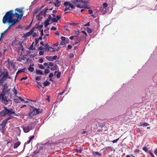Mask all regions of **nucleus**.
<instances>
[{
	"mask_svg": "<svg viewBox=\"0 0 157 157\" xmlns=\"http://www.w3.org/2000/svg\"><path fill=\"white\" fill-rule=\"evenodd\" d=\"M15 10L16 11L15 13H13V11L11 10L6 13L2 19L3 24L11 23L12 25H15L19 20L21 19L23 15L22 10L19 8L16 9Z\"/></svg>",
	"mask_w": 157,
	"mask_h": 157,
	"instance_id": "obj_1",
	"label": "nucleus"
},
{
	"mask_svg": "<svg viewBox=\"0 0 157 157\" xmlns=\"http://www.w3.org/2000/svg\"><path fill=\"white\" fill-rule=\"evenodd\" d=\"M2 90L1 94H0V99H1L2 102L5 104H7L8 101L5 95L9 94L10 90V89L9 88L8 86L7 83H5L2 86Z\"/></svg>",
	"mask_w": 157,
	"mask_h": 157,
	"instance_id": "obj_2",
	"label": "nucleus"
},
{
	"mask_svg": "<svg viewBox=\"0 0 157 157\" xmlns=\"http://www.w3.org/2000/svg\"><path fill=\"white\" fill-rule=\"evenodd\" d=\"M12 114H13L15 116H18V115L15 113L14 111H13L12 109H8L6 107H5L4 109L0 112V115L2 116H4L6 114H8L9 117L13 116H12Z\"/></svg>",
	"mask_w": 157,
	"mask_h": 157,
	"instance_id": "obj_3",
	"label": "nucleus"
},
{
	"mask_svg": "<svg viewBox=\"0 0 157 157\" xmlns=\"http://www.w3.org/2000/svg\"><path fill=\"white\" fill-rule=\"evenodd\" d=\"M30 108V112L29 114L28 117L30 119L33 118L34 116L36 115L41 112V110L39 109H37L32 106H31Z\"/></svg>",
	"mask_w": 157,
	"mask_h": 157,
	"instance_id": "obj_4",
	"label": "nucleus"
},
{
	"mask_svg": "<svg viewBox=\"0 0 157 157\" xmlns=\"http://www.w3.org/2000/svg\"><path fill=\"white\" fill-rule=\"evenodd\" d=\"M7 78L9 79L12 78L11 76H9L7 71L4 72L3 73L0 75V86L3 85L4 81Z\"/></svg>",
	"mask_w": 157,
	"mask_h": 157,
	"instance_id": "obj_5",
	"label": "nucleus"
},
{
	"mask_svg": "<svg viewBox=\"0 0 157 157\" xmlns=\"http://www.w3.org/2000/svg\"><path fill=\"white\" fill-rule=\"evenodd\" d=\"M13 118V116L9 117L8 118L3 121L2 123L0 124V130L1 131L2 133H4V128L6 125L7 121Z\"/></svg>",
	"mask_w": 157,
	"mask_h": 157,
	"instance_id": "obj_6",
	"label": "nucleus"
},
{
	"mask_svg": "<svg viewBox=\"0 0 157 157\" xmlns=\"http://www.w3.org/2000/svg\"><path fill=\"white\" fill-rule=\"evenodd\" d=\"M65 6V8L64 9V11H66L67 10H72L75 8V6L71 4L69 2H66L63 4Z\"/></svg>",
	"mask_w": 157,
	"mask_h": 157,
	"instance_id": "obj_7",
	"label": "nucleus"
},
{
	"mask_svg": "<svg viewBox=\"0 0 157 157\" xmlns=\"http://www.w3.org/2000/svg\"><path fill=\"white\" fill-rule=\"evenodd\" d=\"M25 133H28L32 129L31 125L29 124H25L21 127Z\"/></svg>",
	"mask_w": 157,
	"mask_h": 157,
	"instance_id": "obj_8",
	"label": "nucleus"
},
{
	"mask_svg": "<svg viewBox=\"0 0 157 157\" xmlns=\"http://www.w3.org/2000/svg\"><path fill=\"white\" fill-rule=\"evenodd\" d=\"M48 10V7H45L44 9L40 11V13L37 16V17H40L42 16H43L45 17L46 15V12L47 10Z\"/></svg>",
	"mask_w": 157,
	"mask_h": 157,
	"instance_id": "obj_9",
	"label": "nucleus"
},
{
	"mask_svg": "<svg viewBox=\"0 0 157 157\" xmlns=\"http://www.w3.org/2000/svg\"><path fill=\"white\" fill-rule=\"evenodd\" d=\"M81 2L84 3L86 4L88 3V1H85L84 0H75V1H74L72 2L73 4L75 5L76 2Z\"/></svg>",
	"mask_w": 157,
	"mask_h": 157,
	"instance_id": "obj_10",
	"label": "nucleus"
},
{
	"mask_svg": "<svg viewBox=\"0 0 157 157\" xmlns=\"http://www.w3.org/2000/svg\"><path fill=\"white\" fill-rule=\"evenodd\" d=\"M44 49L45 50V51L46 52L50 51L51 52H54V49L52 47L49 46V47L48 48H44Z\"/></svg>",
	"mask_w": 157,
	"mask_h": 157,
	"instance_id": "obj_11",
	"label": "nucleus"
},
{
	"mask_svg": "<svg viewBox=\"0 0 157 157\" xmlns=\"http://www.w3.org/2000/svg\"><path fill=\"white\" fill-rule=\"evenodd\" d=\"M21 144V142L19 141L15 143L13 146L14 148H17Z\"/></svg>",
	"mask_w": 157,
	"mask_h": 157,
	"instance_id": "obj_12",
	"label": "nucleus"
},
{
	"mask_svg": "<svg viewBox=\"0 0 157 157\" xmlns=\"http://www.w3.org/2000/svg\"><path fill=\"white\" fill-rule=\"evenodd\" d=\"M25 56H22L21 57H20L19 58L17 59V61L21 62L22 60H25Z\"/></svg>",
	"mask_w": 157,
	"mask_h": 157,
	"instance_id": "obj_13",
	"label": "nucleus"
},
{
	"mask_svg": "<svg viewBox=\"0 0 157 157\" xmlns=\"http://www.w3.org/2000/svg\"><path fill=\"white\" fill-rule=\"evenodd\" d=\"M50 21L49 19H47L46 20L44 21V27H46L47 26H48L49 24V23L50 22Z\"/></svg>",
	"mask_w": 157,
	"mask_h": 157,
	"instance_id": "obj_14",
	"label": "nucleus"
},
{
	"mask_svg": "<svg viewBox=\"0 0 157 157\" xmlns=\"http://www.w3.org/2000/svg\"><path fill=\"white\" fill-rule=\"evenodd\" d=\"M60 2L58 0H57L56 2L54 4L55 6L58 7L60 5Z\"/></svg>",
	"mask_w": 157,
	"mask_h": 157,
	"instance_id": "obj_15",
	"label": "nucleus"
},
{
	"mask_svg": "<svg viewBox=\"0 0 157 157\" xmlns=\"http://www.w3.org/2000/svg\"><path fill=\"white\" fill-rule=\"evenodd\" d=\"M140 126H143L144 125L145 126H147L149 125V124L148 123H147L146 122H141L140 123Z\"/></svg>",
	"mask_w": 157,
	"mask_h": 157,
	"instance_id": "obj_16",
	"label": "nucleus"
},
{
	"mask_svg": "<svg viewBox=\"0 0 157 157\" xmlns=\"http://www.w3.org/2000/svg\"><path fill=\"white\" fill-rule=\"evenodd\" d=\"M50 84V82L48 81L47 80H46L44 83L43 84L44 85V86L43 87H44V86H47Z\"/></svg>",
	"mask_w": 157,
	"mask_h": 157,
	"instance_id": "obj_17",
	"label": "nucleus"
},
{
	"mask_svg": "<svg viewBox=\"0 0 157 157\" xmlns=\"http://www.w3.org/2000/svg\"><path fill=\"white\" fill-rule=\"evenodd\" d=\"M36 74L37 75H43L44 74V73H43L42 71L40 70H36Z\"/></svg>",
	"mask_w": 157,
	"mask_h": 157,
	"instance_id": "obj_18",
	"label": "nucleus"
},
{
	"mask_svg": "<svg viewBox=\"0 0 157 157\" xmlns=\"http://www.w3.org/2000/svg\"><path fill=\"white\" fill-rule=\"evenodd\" d=\"M75 38H74V39L76 40L77 41H78V42H80V41L81 40V38H79V37H77L76 36H75Z\"/></svg>",
	"mask_w": 157,
	"mask_h": 157,
	"instance_id": "obj_19",
	"label": "nucleus"
},
{
	"mask_svg": "<svg viewBox=\"0 0 157 157\" xmlns=\"http://www.w3.org/2000/svg\"><path fill=\"white\" fill-rule=\"evenodd\" d=\"M8 31V29H6V30L4 32H3L2 34H1V36H0V38H2L4 35Z\"/></svg>",
	"mask_w": 157,
	"mask_h": 157,
	"instance_id": "obj_20",
	"label": "nucleus"
},
{
	"mask_svg": "<svg viewBox=\"0 0 157 157\" xmlns=\"http://www.w3.org/2000/svg\"><path fill=\"white\" fill-rule=\"evenodd\" d=\"M13 91L14 93V94H15V96H16L17 93V91L15 89V87H14L13 88Z\"/></svg>",
	"mask_w": 157,
	"mask_h": 157,
	"instance_id": "obj_21",
	"label": "nucleus"
},
{
	"mask_svg": "<svg viewBox=\"0 0 157 157\" xmlns=\"http://www.w3.org/2000/svg\"><path fill=\"white\" fill-rule=\"evenodd\" d=\"M34 137V135H33V136H30L29 137V140L28 141L27 143L29 144L31 141L32 140Z\"/></svg>",
	"mask_w": 157,
	"mask_h": 157,
	"instance_id": "obj_22",
	"label": "nucleus"
},
{
	"mask_svg": "<svg viewBox=\"0 0 157 157\" xmlns=\"http://www.w3.org/2000/svg\"><path fill=\"white\" fill-rule=\"evenodd\" d=\"M50 70L48 69H45L44 70V73L45 75L50 72Z\"/></svg>",
	"mask_w": 157,
	"mask_h": 157,
	"instance_id": "obj_23",
	"label": "nucleus"
},
{
	"mask_svg": "<svg viewBox=\"0 0 157 157\" xmlns=\"http://www.w3.org/2000/svg\"><path fill=\"white\" fill-rule=\"evenodd\" d=\"M38 67L39 68L41 69H44V66L42 64H38Z\"/></svg>",
	"mask_w": 157,
	"mask_h": 157,
	"instance_id": "obj_24",
	"label": "nucleus"
},
{
	"mask_svg": "<svg viewBox=\"0 0 157 157\" xmlns=\"http://www.w3.org/2000/svg\"><path fill=\"white\" fill-rule=\"evenodd\" d=\"M17 97L18 98V99L21 100V101H23L25 103L28 102V101H25V100L21 97Z\"/></svg>",
	"mask_w": 157,
	"mask_h": 157,
	"instance_id": "obj_25",
	"label": "nucleus"
},
{
	"mask_svg": "<svg viewBox=\"0 0 157 157\" xmlns=\"http://www.w3.org/2000/svg\"><path fill=\"white\" fill-rule=\"evenodd\" d=\"M28 69L29 71L33 72L34 70V68L33 67H29Z\"/></svg>",
	"mask_w": 157,
	"mask_h": 157,
	"instance_id": "obj_26",
	"label": "nucleus"
},
{
	"mask_svg": "<svg viewBox=\"0 0 157 157\" xmlns=\"http://www.w3.org/2000/svg\"><path fill=\"white\" fill-rule=\"evenodd\" d=\"M45 58L47 59L49 61L52 60V56H47Z\"/></svg>",
	"mask_w": 157,
	"mask_h": 157,
	"instance_id": "obj_27",
	"label": "nucleus"
},
{
	"mask_svg": "<svg viewBox=\"0 0 157 157\" xmlns=\"http://www.w3.org/2000/svg\"><path fill=\"white\" fill-rule=\"evenodd\" d=\"M52 22L57 23L58 21L55 18H53L52 19Z\"/></svg>",
	"mask_w": 157,
	"mask_h": 157,
	"instance_id": "obj_28",
	"label": "nucleus"
},
{
	"mask_svg": "<svg viewBox=\"0 0 157 157\" xmlns=\"http://www.w3.org/2000/svg\"><path fill=\"white\" fill-rule=\"evenodd\" d=\"M93 155H94L96 156V155H101V154H100L98 152H92Z\"/></svg>",
	"mask_w": 157,
	"mask_h": 157,
	"instance_id": "obj_29",
	"label": "nucleus"
},
{
	"mask_svg": "<svg viewBox=\"0 0 157 157\" xmlns=\"http://www.w3.org/2000/svg\"><path fill=\"white\" fill-rule=\"evenodd\" d=\"M43 27V25H37L36 28L40 30L41 29V28Z\"/></svg>",
	"mask_w": 157,
	"mask_h": 157,
	"instance_id": "obj_30",
	"label": "nucleus"
},
{
	"mask_svg": "<svg viewBox=\"0 0 157 157\" xmlns=\"http://www.w3.org/2000/svg\"><path fill=\"white\" fill-rule=\"evenodd\" d=\"M86 30H87V32L89 33H91L92 32L91 29L89 28H88V27L87 28H86Z\"/></svg>",
	"mask_w": 157,
	"mask_h": 157,
	"instance_id": "obj_31",
	"label": "nucleus"
},
{
	"mask_svg": "<svg viewBox=\"0 0 157 157\" xmlns=\"http://www.w3.org/2000/svg\"><path fill=\"white\" fill-rule=\"evenodd\" d=\"M32 34V33L30 31H29L25 34V36H26L28 37L30 36Z\"/></svg>",
	"mask_w": 157,
	"mask_h": 157,
	"instance_id": "obj_32",
	"label": "nucleus"
},
{
	"mask_svg": "<svg viewBox=\"0 0 157 157\" xmlns=\"http://www.w3.org/2000/svg\"><path fill=\"white\" fill-rule=\"evenodd\" d=\"M43 65L44 66L47 67V68H50L48 66V63H44Z\"/></svg>",
	"mask_w": 157,
	"mask_h": 157,
	"instance_id": "obj_33",
	"label": "nucleus"
},
{
	"mask_svg": "<svg viewBox=\"0 0 157 157\" xmlns=\"http://www.w3.org/2000/svg\"><path fill=\"white\" fill-rule=\"evenodd\" d=\"M10 25V26H9L8 28L7 29H8V30L10 29L11 28V27L12 26H13L15 25H12V23H8Z\"/></svg>",
	"mask_w": 157,
	"mask_h": 157,
	"instance_id": "obj_34",
	"label": "nucleus"
},
{
	"mask_svg": "<svg viewBox=\"0 0 157 157\" xmlns=\"http://www.w3.org/2000/svg\"><path fill=\"white\" fill-rule=\"evenodd\" d=\"M41 77L40 76H37L35 78V79L36 80L39 81L41 78Z\"/></svg>",
	"mask_w": 157,
	"mask_h": 157,
	"instance_id": "obj_35",
	"label": "nucleus"
},
{
	"mask_svg": "<svg viewBox=\"0 0 157 157\" xmlns=\"http://www.w3.org/2000/svg\"><path fill=\"white\" fill-rule=\"evenodd\" d=\"M75 150L76 152H77L78 153H81L82 151V149H76Z\"/></svg>",
	"mask_w": 157,
	"mask_h": 157,
	"instance_id": "obj_36",
	"label": "nucleus"
},
{
	"mask_svg": "<svg viewBox=\"0 0 157 157\" xmlns=\"http://www.w3.org/2000/svg\"><path fill=\"white\" fill-rule=\"evenodd\" d=\"M61 75V73L60 72H58L57 75H56V77L57 78H59L60 77Z\"/></svg>",
	"mask_w": 157,
	"mask_h": 157,
	"instance_id": "obj_37",
	"label": "nucleus"
},
{
	"mask_svg": "<svg viewBox=\"0 0 157 157\" xmlns=\"http://www.w3.org/2000/svg\"><path fill=\"white\" fill-rule=\"evenodd\" d=\"M76 6L78 8H83V5H81L79 4H77Z\"/></svg>",
	"mask_w": 157,
	"mask_h": 157,
	"instance_id": "obj_38",
	"label": "nucleus"
},
{
	"mask_svg": "<svg viewBox=\"0 0 157 157\" xmlns=\"http://www.w3.org/2000/svg\"><path fill=\"white\" fill-rule=\"evenodd\" d=\"M48 66L49 67H52L54 66V64L50 62L48 63Z\"/></svg>",
	"mask_w": 157,
	"mask_h": 157,
	"instance_id": "obj_39",
	"label": "nucleus"
},
{
	"mask_svg": "<svg viewBox=\"0 0 157 157\" xmlns=\"http://www.w3.org/2000/svg\"><path fill=\"white\" fill-rule=\"evenodd\" d=\"M57 56L56 55L54 56L53 57L52 56V60L56 59H57Z\"/></svg>",
	"mask_w": 157,
	"mask_h": 157,
	"instance_id": "obj_40",
	"label": "nucleus"
},
{
	"mask_svg": "<svg viewBox=\"0 0 157 157\" xmlns=\"http://www.w3.org/2000/svg\"><path fill=\"white\" fill-rule=\"evenodd\" d=\"M102 5L104 7V8H105L108 6L107 4L105 3H104Z\"/></svg>",
	"mask_w": 157,
	"mask_h": 157,
	"instance_id": "obj_41",
	"label": "nucleus"
},
{
	"mask_svg": "<svg viewBox=\"0 0 157 157\" xmlns=\"http://www.w3.org/2000/svg\"><path fill=\"white\" fill-rule=\"evenodd\" d=\"M143 150L145 151L146 152H147V149L146 147H144L143 148Z\"/></svg>",
	"mask_w": 157,
	"mask_h": 157,
	"instance_id": "obj_42",
	"label": "nucleus"
},
{
	"mask_svg": "<svg viewBox=\"0 0 157 157\" xmlns=\"http://www.w3.org/2000/svg\"><path fill=\"white\" fill-rule=\"evenodd\" d=\"M44 45V48H48L49 46L47 43L46 44H45L44 45Z\"/></svg>",
	"mask_w": 157,
	"mask_h": 157,
	"instance_id": "obj_43",
	"label": "nucleus"
},
{
	"mask_svg": "<svg viewBox=\"0 0 157 157\" xmlns=\"http://www.w3.org/2000/svg\"><path fill=\"white\" fill-rule=\"evenodd\" d=\"M33 44H32L30 46V49H31L32 50H35V48H33Z\"/></svg>",
	"mask_w": 157,
	"mask_h": 157,
	"instance_id": "obj_44",
	"label": "nucleus"
},
{
	"mask_svg": "<svg viewBox=\"0 0 157 157\" xmlns=\"http://www.w3.org/2000/svg\"><path fill=\"white\" fill-rule=\"evenodd\" d=\"M43 59L42 58H40L38 60V62L40 63H42L43 62Z\"/></svg>",
	"mask_w": 157,
	"mask_h": 157,
	"instance_id": "obj_45",
	"label": "nucleus"
},
{
	"mask_svg": "<svg viewBox=\"0 0 157 157\" xmlns=\"http://www.w3.org/2000/svg\"><path fill=\"white\" fill-rule=\"evenodd\" d=\"M66 38L64 36H62L61 37V39L62 41H65Z\"/></svg>",
	"mask_w": 157,
	"mask_h": 157,
	"instance_id": "obj_46",
	"label": "nucleus"
},
{
	"mask_svg": "<svg viewBox=\"0 0 157 157\" xmlns=\"http://www.w3.org/2000/svg\"><path fill=\"white\" fill-rule=\"evenodd\" d=\"M53 74L52 73L50 74L49 75V77L50 78H51L53 76Z\"/></svg>",
	"mask_w": 157,
	"mask_h": 157,
	"instance_id": "obj_47",
	"label": "nucleus"
},
{
	"mask_svg": "<svg viewBox=\"0 0 157 157\" xmlns=\"http://www.w3.org/2000/svg\"><path fill=\"white\" fill-rule=\"evenodd\" d=\"M139 150L138 149H136L134 150V152L136 154L138 153L139 152Z\"/></svg>",
	"mask_w": 157,
	"mask_h": 157,
	"instance_id": "obj_48",
	"label": "nucleus"
},
{
	"mask_svg": "<svg viewBox=\"0 0 157 157\" xmlns=\"http://www.w3.org/2000/svg\"><path fill=\"white\" fill-rule=\"evenodd\" d=\"M51 30L55 31L56 30V27H54V26H53L51 28Z\"/></svg>",
	"mask_w": 157,
	"mask_h": 157,
	"instance_id": "obj_49",
	"label": "nucleus"
},
{
	"mask_svg": "<svg viewBox=\"0 0 157 157\" xmlns=\"http://www.w3.org/2000/svg\"><path fill=\"white\" fill-rule=\"evenodd\" d=\"M44 53L43 51H40L39 52V55L40 56L43 55Z\"/></svg>",
	"mask_w": 157,
	"mask_h": 157,
	"instance_id": "obj_50",
	"label": "nucleus"
},
{
	"mask_svg": "<svg viewBox=\"0 0 157 157\" xmlns=\"http://www.w3.org/2000/svg\"><path fill=\"white\" fill-rule=\"evenodd\" d=\"M26 70L25 68H24L22 69H20L19 71L20 72H25V71Z\"/></svg>",
	"mask_w": 157,
	"mask_h": 157,
	"instance_id": "obj_51",
	"label": "nucleus"
},
{
	"mask_svg": "<svg viewBox=\"0 0 157 157\" xmlns=\"http://www.w3.org/2000/svg\"><path fill=\"white\" fill-rule=\"evenodd\" d=\"M88 12L89 14H91L93 13V11L91 10H89Z\"/></svg>",
	"mask_w": 157,
	"mask_h": 157,
	"instance_id": "obj_52",
	"label": "nucleus"
},
{
	"mask_svg": "<svg viewBox=\"0 0 157 157\" xmlns=\"http://www.w3.org/2000/svg\"><path fill=\"white\" fill-rule=\"evenodd\" d=\"M56 20H57V21L59 20L60 18V17H61V16L60 15H57L56 16Z\"/></svg>",
	"mask_w": 157,
	"mask_h": 157,
	"instance_id": "obj_53",
	"label": "nucleus"
},
{
	"mask_svg": "<svg viewBox=\"0 0 157 157\" xmlns=\"http://www.w3.org/2000/svg\"><path fill=\"white\" fill-rule=\"evenodd\" d=\"M28 78V77H22V78L21 79V81H22L23 80H26V79L27 78Z\"/></svg>",
	"mask_w": 157,
	"mask_h": 157,
	"instance_id": "obj_54",
	"label": "nucleus"
},
{
	"mask_svg": "<svg viewBox=\"0 0 157 157\" xmlns=\"http://www.w3.org/2000/svg\"><path fill=\"white\" fill-rule=\"evenodd\" d=\"M98 126L101 128H102L103 127H104V125L102 124L101 123H99L98 124Z\"/></svg>",
	"mask_w": 157,
	"mask_h": 157,
	"instance_id": "obj_55",
	"label": "nucleus"
},
{
	"mask_svg": "<svg viewBox=\"0 0 157 157\" xmlns=\"http://www.w3.org/2000/svg\"><path fill=\"white\" fill-rule=\"evenodd\" d=\"M119 139V138H118L117 139H116L115 140H113L112 141V142L113 143H116L117 141Z\"/></svg>",
	"mask_w": 157,
	"mask_h": 157,
	"instance_id": "obj_56",
	"label": "nucleus"
},
{
	"mask_svg": "<svg viewBox=\"0 0 157 157\" xmlns=\"http://www.w3.org/2000/svg\"><path fill=\"white\" fill-rule=\"evenodd\" d=\"M43 49H44V48H43L41 46H40L38 47V50H42Z\"/></svg>",
	"mask_w": 157,
	"mask_h": 157,
	"instance_id": "obj_57",
	"label": "nucleus"
},
{
	"mask_svg": "<svg viewBox=\"0 0 157 157\" xmlns=\"http://www.w3.org/2000/svg\"><path fill=\"white\" fill-rule=\"evenodd\" d=\"M72 48L71 45H69L67 46V49H71Z\"/></svg>",
	"mask_w": 157,
	"mask_h": 157,
	"instance_id": "obj_58",
	"label": "nucleus"
},
{
	"mask_svg": "<svg viewBox=\"0 0 157 157\" xmlns=\"http://www.w3.org/2000/svg\"><path fill=\"white\" fill-rule=\"evenodd\" d=\"M47 19H49L50 20H52V17L50 15H48V17Z\"/></svg>",
	"mask_w": 157,
	"mask_h": 157,
	"instance_id": "obj_59",
	"label": "nucleus"
},
{
	"mask_svg": "<svg viewBox=\"0 0 157 157\" xmlns=\"http://www.w3.org/2000/svg\"><path fill=\"white\" fill-rule=\"evenodd\" d=\"M60 44L62 45H64L65 44V41H61Z\"/></svg>",
	"mask_w": 157,
	"mask_h": 157,
	"instance_id": "obj_60",
	"label": "nucleus"
},
{
	"mask_svg": "<svg viewBox=\"0 0 157 157\" xmlns=\"http://www.w3.org/2000/svg\"><path fill=\"white\" fill-rule=\"evenodd\" d=\"M81 32L82 33H83L86 36H87V34L84 31H81Z\"/></svg>",
	"mask_w": 157,
	"mask_h": 157,
	"instance_id": "obj_61",
	"label": "nucleus"
},
{
	"mask_svg": "<svg viewBox=\"0 0 157 157\" xmlns=\"http://www.w3.org/2000/svg\"><path fill=\"white\" fill-rule=\"evenodd\" d=\"M34 31V28H32L31 30L30 31L32 33H33V31Z\"/></svg>",
	"mask_w": 157,
	"mask_h": 157,
	"instance_id": "obj_62",
	"label": "nucleus"
},
{
	"mask_svg": "<svg viewBox=\"0 0 157 157\" xmlns=\"http://www.w3.org/2000/svg\"><path fill=\"white\" fill-rule=\"evenodd\" d=\"M51 70H52V71H55V70H56V68H55V67H51L50 68Z\"/></svg>",
	"mask_w": 157,
	"mask_h": 157,
	"instance_id": "obj_63",
	"label": "nucleus"
},
{
	"mask_svg": "<svg viewBox=\"0 0 157 157\" xmlns=\"http://www.w3.org/2000/svg\"><path fill=\"white\" fill-rule=\"evenodd\" d=\"M32 34H33V37H35L37 35L36 33L35 32L33 33Z\"/></svg>",
	"mask_w": 157,
	"mask_h": 157,
	"instance_id": "obj_64",
	"label": "nucleus"
}]
</instances>
